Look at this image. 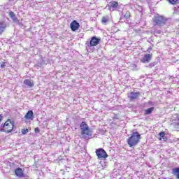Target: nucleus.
<instances>
[{
    "instance_id": "f257e3e1",
    "label": "nucleus",
    "mask_w": 179,
    "mask_h": 179,
    "mask_svg": "<svg viewBox=\"0 0 179 179\" xmlns=\"http://www.w3.org/2000/svg\"><path fill=\"white\" fill-rule=\"evenodd\" d=\"M15 128V122L10 119H8L3 124L0 126V132H5L6 134H10Z\"/></svg>"
},
{
    "instance_id": "f03ea898",
    "label": "nucleus",
    "mask_w": 179,
    "mask_h": 179,
    "mask_svg": "<svg viewBox=\"0 0 179 179\" xmlns=\"http://www.w3.org/2000/svg\"><path fill=\"white\" fill-rule=\"evenodd\" d=\"M141 141V134L138 132L133 133L130 137L127 139V144L129 148H132L134 146H136L138 143H139Z\"/></svg>"
},
{
    "instance_id": "7ed1b4c3",
    "label": "nucleus",
    "mask_w": 179,
    "mask_h": 179,
    "mask_svg": "<svg viewBox=\"0 0 179 179\" xmlns=\"http://www.w3.org/2000/svg\"><path fill=\"white\" fill-rule=\"evenodd\" d=\"M81 130V135H85V136H92L93 135V131L89 127V125L86 124V122H82L80 124Z\"/></svg>"
},
{
    "instance_id": "20e7f679",
    "label": "nucleus",
    "mask_w": 179,
    "mask_h": 179,
    "mask_svg": "<svg viewBox=\"0 0 179 179\" xmlns=\"http://www.w3.org/2000/svg\"><path fill=\"white\" fill-rule=\"evenodd\" d=\"M152 22L154 23V26H163L166 24L167 18L162 15H157L152 18Z\"/></svg>"
},
{
    "instance_id": "39448f33",
    "label": "nucleus",
    "mask_w": 179,
    "mask_h": 179,
    "mask_svg": "<svg viewBox=\"0 0 179 179\" xmlns=\"http://www.w3.org/2000/svg\"><path fill=\"white\" fill-rule=\"evenodd\" d=\"M95 153L98 157V159H107L108 157V155H107V152L104 150L103 148H98L96 150Z\"/></svg>"
},
{
    "instance_id": "423d86ee",
    "label": "nucleus",
    "mask_w": 179,
    "mask_h": 179,
    "mask_svg": "<svg viewBox=\"0 0 179 179\" xmlns=\"http://www.w3.org/2000/svg\"><path fill=\"white\" fill-rule=\"evenodd\" d=\"M80 27V24L76 20H73L70 24V29L72 31H76V30H79V28Z\"/></svg>"
},
{
    "instance_id": "0eeeda50",
    "label": "nucleus",
    "mask_w": 179,
    "mask_h": 179,
    "mask_svg": "<svg viewBox=\"0 0 179 179\" xmlns=\"http://www.w3.org/2000/svg\"><path fill=\"white\" fill-rule=\"evenodd\" d=\"M100 38L93 36L90 41V47H96V45H98V44H100Z\"/></svg>"
},
{
    "instance_id": "6e6552de",
    "label": "nucleus",
    "mask_w": 179,
    "mask_h": 179,
    "mask_svg": "<svg viewBox=\"0 0 179 179\" xmlns=\"http://www.w3.org/2000/svg\"><path fill=\"white\" fill-rule=\"evenodd\" d=\"M152 60V54H145L144 55V57L141 59V62L143 64H148V62H150Z\"/></svg>"
},
{
    "instance_id": "1a4fd4ad",
    "label": "nucleus",
    "mask_w": 179,
    "mask_h": 179,
    "mask_svg": "<svg viewBox=\"0 0 179 179\" xmlns=\"http://www.w3.org/2000/svg\"><path fill=\"white\" fill-rule=\"evenodd\" d=\"M140 96H141L140 92H130V96H129V99L130 100H136V99H138Z\"/></svg>"
},
{
    "instance_id": "9d476101",
    "label": "nucleus",
    "mask_w": 179,
    "mask_h": 179,
    "mask_svg": "<svg viewBox=\"0 0 179 179\" xmlns=\"http://www.w3.org/2000/svg\"><path fill=\"white\" fill-rule=\"evenodd\" d=\"M24 118L25 120H30L31 121H33V120H34L33 110H28V112L24 115Z\"/></svg>"
},
{
    "instance_id": "9b49d317",
    "label": "nucleus",
    "mask_w": 179,
    "mask_h": 179,
    "mask_svg": "<svg viewBox=\"0 0 179 179\" xmlns=\"http://www.w3.org/2000/svg\"><path fill=\"white\" fill-rule=\"evenodd\" d=\"M15 174L17 177H20V178L24 176V173H23V169H22V168H17L15 170Z\"/></svg>"
},
{
    "instance_id": "f8f14e48",
    "label": "nucleus",
    "mask_w": 179,
    "mask_h": 179,
    "mask_svg": "<svg viewBox=\"0 0 179 179\" xmlns=\"http://www.w3.org/2000/svg\"><path fill=\"white\" fill-rule=\"evenodd\" d=\"M6 22L3 21H0V34H2L6 30Z\"/></svg>"
},
{
    "instance_id": "ddd939ff",
    "label": "nucleus",
    "mask_w": 179,
    "mask_h": 179,
    "mask_svg": "<svg viewBox=\"0 0 179 179\" xmlns=\"http://www.w3.org/2000/svg\"><path fill=\"white\" fill-rule=\"evenodd\" d=\"M8 15L10 17V19H12L13 22H14L15 23H16V22H19V20L16 17V15L13 11H10L8 13Z\"/></svg>"
},
{
    "instance_id": "4468645a",
    "label": "nucleus",
    "mask_w": 179,
    "mask_h": 179,
    "mask_svg": "<svg viewBox=\"0 0 179 179\" xmlns=\"http://www.w3.org/2000/svg\"><path fill=\"white\" fill-rule=\"evenodd\" d=\"M24 83L26 85V86H28V87H34V83L31 80L26 79L24 80Z\"/></svg>"
},
{
    "instance_id": "2eb2a0df",
    "label": "nucleus",
    "mask_w": 179,
    "mask_h": 179,
    "mask_svg": "<svg viewBox=\"0 0 179 179\" xmlns=\"http://www.w3.org/2000/svg\"><path fill=\"white\" fill-rule=\"evenodd\" d=\"M172 174L179 179V167L173 168L172 169Z\"/></svg>"
},
{
    "instance_id": "dca6fc26",
    "label": "nucleus",
    "mask_w": 179,
    "mask_h": 179,
    "mask_svg": "<svg viewBox=\"0 0 179 179\" xmlns=\"http://www.w3.org/2000/svg\"><path fill=\"white\" fill-rule=\"evenodd\" d=\"M110 9H115L118 8V3L115 1H113L110 2Z\"/></svg>"
},
{
    "instance_id": "f3484780",
    "label": "nucleus",
    "mask_w": 179,
    "mask_h": 179,
    "mask_svg": "<svg viewBox=\"0 0 179 179\" xmlns=\"http://www.w3.org/2000/svg\"><path fill=\"white\" fill-rule=\"evenodd\" d=\"M155 110V107H151L145 110V115H149V114H152V112Z\"/></svg>"
},
{
    "instance_id": "a211bd4d",
    "label": "nucleus",
    "mask_w": 179,
    "mask_h": 179,
    "mask_svg": "<svg viewBox=\"0 0 179 179\" xmlns=\"http://www.w3.org/2000/svg\"><path fill=\"white\" fill-rule=\"evenodd\" d=\"M170 5H178L179 0H166Z\"/></svg>"
},
{
    "instance_id": "6ab92c4d",
    "label": "nucleus",
    "mask_w": 179,
    "mask_h": 179,
    "mask_svg": "<svg viewBox=\"0 0 179 179\" xmlns=\"http://www.w3.org/2000/svg\"><path fill=\"white\" fill-rule=\"evenodd\" d=\"M108 22V16L102 17L101 23L103 24H107Z\"/></svg>"
},
{
    "instance_id": "aec40b11",
    "label": "nucleus",
    "mask_w": 179,
    "mask_h": 179,
    "mask_svg": "<svg viewBox=\"0 0 179 179\" xmlns=\"http://www.w3.org/2000/svg\"><path fill=\"white\" fill-rule=\"evenodd\" d=\"M159 136H160L159 138V141H162V138L163 139H167V138H166V133L164 131H161L159 134ZM165 137V138H164Z\"/></svg>"
},
{
    "instance_id": "412c9836",
    "label": "nucleus",
    "mask_w": 179,
    "mask_h": 179,
    "mask_svg": "<svg viewBox=\"0 0 179 179\" xmlns=\"http://www.w3.org/2000/svg\"><path fill=\"white\" fill-rule=\"evenodd\" d=\"M178 122L176 120L172 121V125L173 127H179V115L177 116Z\"/></svg>"
},
{
    "instance_id": "4be33fe9",
    "label": "nucleus",
    "mask_w": 179,
    "mask_h": 179,
    "mask_svg": "<svg viewBox=\"0 0 179 179\" xmlns=\"http://www.w3.org/2000/svg\"><path fill=\"white\" fill-rule=\"evenodd\" d=\"M124 17L126 19H129V17H131V12L127 11L126 13L124 14Z\"/></svg>"
},
{
    "instance_id": "5701e85b",
    "label": "nucleus",
    "mask_w": 179,
    "mask_h": 179,
    "mask_svg": "<svg viewBox=\"0 0 179 179\" xmlns=\"http://www.w3.org/2000/svg\"><path fill=\"white\" fill-rule=\"evenodd\" d=\"M22 135H26V134H29V129H22L21 131Z\"/></svg>"
},
{
    "instance_id": "b1692460",
    "label": "nucleus",
    "mask_w": 179,
    "mask_h": 179,
    "mask_svg": "<svg viewBox=\"0 0 179 179\" xmlns=\"http://www.w3.org/2000/svg\"><path fill=\"white\" fill-rule=\"evenodd\" d=\"M35 134H38L40 132V129L38 127H36L34 129Z\"/></svg>"
},
{
    "instance_id": "393cba45",
    "label": "nucleus",
    "mask_w": 179,
    "mask_h": 179,
    "mask_svg": "<svg viewBox=\"0 0 179 179\" xmlns=\"http://www.w3.org/2000/svg\"><path fill=\"white\" fill-rule=\"evenodd\" d=\"M0 68H1V69H3V68H5V62H3Z\"/></svg>"
},
{
    "instance_id": "a878e982",
    "label": "nucleus",
    "mask_w": 179,
    "mask_h": 179,
    "mask_svg": "<svg viewBox=\"0 0 179 179\" xmlns=\"http://www.w3.org/2000/svg\"><path fill=\"white\" fill-rule=\"evenodd\" d=\"M3 119V117L2 116V115H0V122H1Z\"/></svg>"
}]
</instances>
